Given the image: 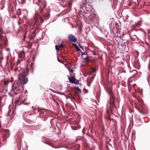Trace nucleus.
Wrapping results in <instances>:
<instances>
[{"instance_id":"1","label":"nucleus","mask_w":150,"mask_h":150,"mask_svg":"<svg viewBox=\"0 0 150 150\" xmlns=\"http://www.w3.org/2000/svg\"><path fill=\"white\" fill-rule=\"evenodd\" d=\"M29 71L28 69V65H26L25 68L22 70V72L18 75V81L14 83L13 88L11 93L12 94H17L21 89V88L23 84H26L28 81V78L26 76L29 74Z\"/></svg>"},{"instance_id":"2","label":"nucleus","mask_w":150,"mask_h":150,"mask_svg":"<svg viewBox=\"0 0 150 150\" xmlns=\"http://www.w3.org/2000/svg\"><path fill=\"white\" fill-rule=\"evenodd\" d=\"M138 105L139 107L135 106L136 108L142 115H145L148 112V109L146 106L144 104L143 100L139 98L138 99Z\"/></svg>"},{"instance_id":"3","label":"nucleus","mask_w":150,"mask_h":150,"mask_svg":"<svg viewBox=\"0 0 150 150\" xmlns=\"http://www.w3.org/2000/svg\"><path fill=\"white\" fill-rule=\"evenodd\" d=\"M34 3H36L40 7V12L42 13L43 9L46 7V3L45 1H41L40 0H33Z\"/></svg>"},{"instance_id":"4","label":"nucleus","mask_w":150,"mask_h":150,"mask_svg":"<svg viewBox=\"0 0 150 150\" xmlns=\"http://www.w3.org/2000/svg\"><path fill=\"white\" fill-rule=\"evenodd\" d=\"M2 135V137L6 139L8 138L10 134L9 130L6 129H0V135Z\"/></svg>"},{"instance_id":"5","label":"nucleus","mask_w":150,"mask_h":150,"mask_svg":"<svg viewBox=\"0 0 150 150\" xmlns=\"http://www.w3.org/2000/svg\"><path fill=\"white\" fill-rule=\"evenodd\" d=\"M109 94L110 95V100L109 102L110 109L111 110V107H113L115 103L114 96L110 90Z\"/></svg>"},{"instance_id":"6","label":"nucleus","mask_w":150,"mask_h":150,"mask_svg":"<svg viewBox=\"0 0 150 150\" xmlns=\"http://www.w3.org/2000/svg\"><path fill=\"white\" fill-rule=\"evenodd\" d=\"M39 18L42 22H43V17H42L39 13L36 12L35 15L34 19L35 21H37Z\"/></svg>"},{"instance_id":"7","label":"nucleus","mask_w":150,"mask_h":150,"mask_svg":"<svg viewBox=\"0 0 150 150\" xmlns=\"http://www.w3.org/2000/svg\"><path fill=\"white\" fill-rule=\"evenodd\" d=\"M1 43H3L4 46L6 47L8 46V40L6 38H0Z\"/></svg>"},{"instance_id":"8","label":"nucleus","mask_w":150,"mask_h":150,"mask_svg":"<svg viewBox=\"0 0 150 150\" xmlns=\"http://www.w3.org/2000/svg\"><path fill=\"white\" fill-rule=\"evenodd\" d=\"M115 39L118 44H121L122 43H125L122 38H115Z\"/></svg>"},{"instance_id":"9","label":"nucleus","mask_w":150,"mask_h":150,"mask_svg":"<svg viewBox=\"0 0 150 150\" xmlns=\"http://www.w3.org/2000/svg\"><path fill=\"white\" fill-rule=\"evenodd\" d=\"M68 79L69 82L72 83H75V81L76 80V78L74 76H72L71 77H68Z\"/></svg>"},{"instance_id":"10","label":"nucleus","mask_w":150,"mask_h":150,"mask_svg":"<svg viewBox=\"0 0 150 150\" xmlns=\"http://www.w3.org/2000/svg\"><path fill=\"white\" fill-rule=\"evenodd\" d=\"M52 100L54 101V102L57 105H59V104L58 103V102H57V101L56 100H59V101H60L58 99H57V98H56L54 96H52Z\"/></svg>"},{"instance_id":"11","label":"nucleus","mask_w":150,"mask_h":150,"mask_svg":"<svg viewBox=\"0 0 150 150\" xmlns=\"http://www.w3.org/2000/svg\"><path fill=\"white\" fill-rule=\"evenodd\" d=\"M25 56V52L23 51H21L19 54L20 57L23 58Z\"/></svg>"},{"instance_id":"12","label":"nucleus","mask_w":150,"mask_h":150,"mask_svg":"<svg viewBox=\"0 0 150 150\" xmlns=\"http://www.w3.org/2000/svg\"><path fill=\"white\" fill-rule=\"evenodd\" d=\"M74 150H79L80 148V145L78 144H75L74 145Z\"/></svg>"},{"instance_id":"13","label":"nucleus","mask_w":150,"mask_h":150,"mask_svg":"<svg viewBox=\"0 0 150 150\" xmlns=\"http://www.w3.org/2000/svg\"><path fill=\"white\" fill-rule=\"evenodd\" d=\"M9 81H4L1 82V84L3 83L4 84V85L6 86L9 83Z\"/></svg>"},{"instance_id":"14","label":"nucleus","mask_w":150,"mask_h":150,"mask_svg":"<svg viewBox=\"0 0 150 150\" xmlns=\"http://www.w3.org/2000/svg\"><path fill=\"white\" fill-rule=\"evenodd\" d=\"M27 42L28 44V45L27 46V48H30L32 46V42L29 41H28Z\"/></svg>"},{"instance_id":"15","label":"nucleus","mask_w":150,"mask_h":150,"mask_svg":"<svg viewBox=\"0 0 150 150\" xmlns=\"http://www.w3.org/2000/svg\"><path fill=\"white\" fill-rule=\"evenodd\" d=\"M70 41L75 42L77 41L76 38H69Z\"/></svg>"},{"instance_id":"16","label":"nucleus","mask_w":150,"mask_h":150,"mask_svg":"<svg viewBox=\"0 0 150 150\" xmlns=\"http://www.w3.org/2000/svg\"><path fill=\"white\" fill-rule=\"evenodd\" d=\"M45 111H46V110H40V115L41 116L42 114V116L44 115V112H45Z\"/></svg>"},{"instance_id":"17","label":"nucleus","mask_w":150,"mask_h":150,"mask_svg":"<svg viewBox=\"0 0 150 150\" xmlns=\"http://www.w3.org/2000/svg\"><path fill=\"white\" fill-rule=\"evenodd\" d=\"M89 57H87L84 58L85 61L86 62H89L90 59H89Z\"/></svg>"},{"instance_id":"18","label":"nucleus","mask_w":150,"mask_h":150,"mask_svg":"<svg viewBox=\"0 0 150 150\" xmlns=\"http://www.w3.org/2000/svg\"><path fill=\"white\" fill-rule=\"evenodd\" d=\"M68 69L70 72V74L71 73H73V70H72V69L71 67H69L68 68Z\"/></svg>"},{"instance_id":"19","label":"nucleus","mask_w":150,"mask_h":150,"mask_svg":"<svg viewBox=\"0 0 150 150\" xmlns=\"http://www.w3.org/2000/svg\"><path fill=\"white\" fill-rule=\"evenodd\" d=\"M75 88L77 89V90H78V91L80 93H81V90L79 88V87L78 86L75 87Z\"/></svg>"},{"instance_id":"20","label":"nucleus","mask_w":150,"mask_h":150,"mask_svg":"<svg viewBox=\"0 0 150 150\" xmlns=\"http://www.w3.org/2000/svg\"><path fill=\"white\" fill-rule=\"evenodd\" d=\"M21 62V61L19 60H18L17 62L16 65L18 66L19 64H20Z\"/></svg>"},{"instance_id":"21","label":"nucleus","mask_w":150,"mask_h":150,"mask_svg":"<svg viewBox=\"0 0 150 150\" xmlns=\"http://www.w3.org/2000/svg\"><path fill=\"white\" fill-rule=\"evenodd\" d=\"M69 96L67 95H65L66 97V98L67 99L68 98H71V95L70 94V93H69Z\"/></svg>"},{"instance_id":"22","label":"nucleus","mask_w":150,"mask_h":150,"mask_svg":"<svg viewBox=\"0 0 150 150\" xmlns=\"http://www.w3.org/2000/svg\"><path fill=\"white\" fill-rule=\"evenodd\" d=\"M107 117V119L108 120H111V117H110V115L109 114V113L108 114V116Z\"/></svg>"},{"instance_id":"23","label":"nucleus","mask_w":150,"mask_h":150,"mask_svg":"<svg viewBox=\"0 0 150 150\" xmlns=\"http://www.w3.org/2000/svg\"><path fill=\"white\" fill-rule=\"evenodd\" d=\"M55 49L57 50H59V46L57 45H55Z\"/></svg>"},{"instance_id":"24","label":"nucleus","mask_w":150,"mask_h":150,"mask_svg":"<svg viewBox=\"0 0 150 150\" xmlns=\"http://www.w3.org/2000/svg\"><path fill=\"white\" fill-rule=\"evenodd\" d=\"M91 70H92V72L93 73H94V72H96V71L95 68H92L91 69Z\"/></svg>"},{"instance_id":"25","label":"nucleus","mask_w":150,"mask_h":150,"mask_svg":"<svg viewBox=\"0 0 150 150\" xmlns=\"http://www.w3.org/2000/svg\"><path fill=\"white\" fill-rule=\"evenodd\" d=\"M18 69V67L17 66H16L15 68L14 69V71H17Z\"/></svg>"},{"instance_id":"26","label":"nucleus","mask_w":150,"mask_h":150,"mask_svg":"<svg viewBox=\"0 0 150 150\" xmlns=\"http://www.w3.org/2000/svg\"><path fill=\"white\" fill-rule=\"evenodd\" d=\"M50 17V16L49 14H48L47 16V17L46 18V16L45 15H43V17H44L45 19H47L49 17Z\"/></svg>"},{"instance_id":"27","label":"nucleus","mask_w":150,"mask_h":150,"mask_svg":"<svg viewBox=\"0 0 150 150\" xmlns=\"http://www.w3.org/2000/svg\"><path fill=\"white\" fill-rule=\"evenodd\" d=\"M75 48L76 49L77 51H79L80 50V49L79 48V47L77 46Z\"/></svg>"},{"instance_id":"28","label":"nucleus","mask_w":150,"mask_h":150,"mask_svg":"<svg viewBox=\"0 0 150 150\" xmlns=\"http://www.w3.org/2000/svg\"><path fill=\"white\" fill-rule=\"evenodd\" d=\"M37 127V128L38 129H40L41 128V126L40 125H38L36 126Z\"/></svg>"},{"instance_id":"29","label":"nucleus","mask_w":150,"mask_h":150,"mask_svg":"<svg viewBox=\"0 0 150 150\" xmlns=\"http://www.w3.org/2000/svg\"><path fill=\"white\" fill-rule=\"evenodd\" d=\"M132 72H134V74H137V73L138 72L136 70H133L132 71Z\"/></svg>"},{"instance_id":"30","label":"nucleus","mask_w":150,"mask_h":150,"mask_svg":"<svg viewBox=\"0 0 150 150\" xmlns=\"http://www.w3.org/2000/svg\"><path fill=\"white\" fill-rule=\"evenodd\" d=\"M40 40V39H37V40L36 41H35V42L33 41V43H35H35H37V42H38L39 41V40Z\"/></svg>"},{"instance_id":"31","label":"nucleus","mask_w":150,"mask_h":150,"mask_svg":"<svg viewBox=\"0 0 150 150\" xmlns=\"http://www.w3.org/2000/svg\"><path fill=\"white\" fill-rule=\"evenodd\" d=\"M15 115V111L14 110H13L12 111V116H13L14 115Z\"/></svg>"},{"instance_id":"32","label":"nucleus","mask_w":150,"mask_h":150,"mask_svg":"<svg viewBox=\"0 0 150 150\" xmlns=\"http://www.w3.org/2000/svg\"><path fill=\"white\" fill-rule=\"evenodd\" d=\"M68 38H75V37L72 35H69Z\"/></svg>"},{"instance_id":"33","label":"nucleus","mask_w":150,"mask_h":150,"mask_svg":"<svg viewBox=\"0 0 150 150\" xmlns=\"http://www.w3.org/2000/svg\"><path fill=\"white\" fill-rule=\"evenodd\" d=\"M22 22V21L21 20H19V21H18V24H21Z\"/></svg>"},{"instance_id":"34","label":"nucleus","mask_w":150,"mask_h":150,"mask_svg":"<svg viewBox=\"0 0 150 150\" xmlns=\"http://www.w3.org/2000/svg\"><path fill=\"white\" fill-rule=\"evenodd\" d=\"M72 45L74 46L75 48L77 47V45L74 43H72Z\"/></svg>"},{"instance_id":"35","label":"nucleus","mask_w":150,"mask_h":150,"mask_svg":"<svg viewBox=\"0 0 150 150\" xmlns=\"http://www.w3.org/2000/svg\"><path fill=\"white\" fill-rule=\"evenodd\" d=\"M59 48H62L64 46V45H63L61 44L59 45Z\"/></svg>"},{"instance_id":"36","label":"nucleus","mask_w":150,"mask_h":150,"mask_svg":"<svg viewBox=\"0 0 150 150\" xmlns=\"http://www.w3.org/2000/svg\"><path fill=\"white\" fill-rule=\"evenodd\" d=\"M6 50L7 51H10V49L9 48H7L6 49Z\"/></svg>"},{"instance_id":"37","label":"nucleus","mask_w":150,"mask_h":150,"mask_svg":"<svg viewBox=\"0 0 150 150\" xmlns=\"http://www.w3.org/2000/svg\"><path fill=\"white\" fill-rule=\"evenodd\" d=\"M3 97V96H0V102H1V100L2 99Z\"/></svg>"},{"instance_id":"38","label":"nucleus","mask_w":150,"mask_h":150,"mask_svg":"<svg viewBox=\"0 0 150 150\" xmlns=\"http://www.w3.org/2000/svg\"><path fill=\"white\" fill-rule=\"evenodd\" d=\"M85 54V53L84 52H82L81 54V55L82 56L83 55Z\"/></svg>"},{"instance_id":"39","label":"nucleus","mask_w":150,"mask_h":150,"mask_svg":"<svg viewBox=\"0 0 150 150\" xmlns=\"http://www.w3.org/2000/svg\"><path fill=\"white\" fill-rule=\"evenodd\" d=\"M58 61L60 63H61V61L59 59H58Z\"/></svg>"},{"instance_id":"40","label":"nucleus","mask_w":150,"mask_h":150,"mask_svg":"<svg viewBox=\"0 0 150 150\" xmlns=\"http://www.w3.org/2000/svg\"><path fill=\"white\" fill-rule=\"evenodd\" d=\"M79 46L81 48L82 47L80 44H79Z\"/></svg>"},{"instance_id":"41","label":"nucleus","mask_w":150,"mask_h":150,"mask_svg":"<svg viewBox=\"0 0 150 150\" xmlns=\"http://www.w3.org/2000/svg\"><path fill=\"white\" fill-rule=\"evenodd\" d=\"M71 98V101H72V100H74V99L73 98H71H71Z\"/></svg>"},{"instance_id":"42","label":"nucleus","mask_w":150,"mask_h":150,"mask_svg":"<svg viewBox=\"0 0 150 150\" xmlns=\"http://www.w3.org/2000/svg\"><path fill=\"white\" fill-rule=\"evenodd\" d=\"M25 38H23V41H25Z\"/></svg>"},{"instance_id":"43","label":"nucleus","mask_w":150,"mask_h":150,"mask_svg":"<svg viewBox=\"0 0 150 150\" xmlns=\"http://www.w3.org/2000/svg\"><path fill=\"white\" fill-rule=\"evenodd\" d=\"M71 3H69V6L70 7H71Z\"/></svg>"},{"instance_id":"44","label":"nucleus","mask_w":150,"mask_h":150,"mask_svg":"<svg viewBox=\"0 0 150 150\" xmlns=\"http://www.w3.org/2000/svg\"><path fill=\"white\" fill-rule=\"evenodd\" d=\"M1 83H0V88H1Z\"/></svg>"},{"instance_id":"45","label":"nucleus","mask_w":150,"mask_h":150,"mask_svg":"<svg viewBox=\"0 0 150 150\" xmlns=\"http://www.w3.org/2000/svg\"><path fill=\"white\" fill-rule=\"evenodd\" d=\"M109 142H108V141H107H107H106V142H107V144L108 143H109Z\"/></svg>"},{"instance_id":"46","label":"nucleus","mask_w":150,"mask_h":150,"mask_svg":"<svg viewBox=\"0 0 150 150\" xmlns=\"http://www.w3.org/2000/svg\"><path fill=\"white\" fill-rule=\"evenodd\" d=\"M38 112H40V110H39V109H38Z\"/></svg>"},{"instance_id":"47","label":"nucleus","mask_w":150,"mask_h":150,"mask_svg":"<svg viewBox=\"0 0 150 150\" xmlns=\"http://www.w3.org/2000/svg\"><path fill=\"white\" fill-rule=\"evenodd\" d=\"M81 48V49H82L83 50H84V49H83V47H82Z\"/></svg>"},{"instance_id":"48","label":"nucleus","mask_w":150,"mask_h":150,"mask_svg":"<svg viewBox=\"0 0 150 150\" xmlns=\"http://www.w3.org/2000/svg\"><path fill=\"white\" fill-rule=\"evenodd\" d=\"M108 140L109 141H110V140H111V139H108Z\"/></svg>"},{"instance_id":"49","label":"nucleus","mask_w":150,"mask_h":150,"mask_svg":"<svg viewBox=\"0 0 150 150\" xmlns=\"http://www.w3.org/2000/svg\"><path fill=\"white\" fill-rule=\"evenodd\" d=\"M88 85L89 86H90V84H88Z\"/></svg>"},{"instance_id":"50","label":"nucleus","mask_w":150,"mask_h":150,"mask_svg":"<svg viewBox=\"0 0 150 150\" xmlns=\"http://www.w3.org/2000/svg\"><path fill=\"white\" fill-rule=\"evenodd\" d=\"M140 93H142V92H141Z\"/></svg>"},{"instance_id":"51","label":"nucleus","mask_w":150,"mask_h":150,"mask_svg":"<svg viewBox=\"0 0 150 150\" xmlns=\"http://www.w3.org/2000/svg\"><path fill=\"white\" fill-rule=\"evenodd\" d=\"M72 101L73 102V103H74V101H73L72 100Z\"/></svg>"},{"instance_id":"52","label":"nucleus","mask_w":150,"mask_h":150,"mask_svg":"<svg viewBox=\"0 0 150 150\" xmlns=\"http://www.w3.org/2000/svg\"><path fill=\"white\" fill-rule=\"evenodd\" d=\"M72 101L73 102V103H74V101H73L72 100Z\"/></svg>"},{"instance_id":"53","label":"nucleus","mask_w":150,"mask_h":150,"mask_svg":"<svg viewBox=\"0 0 150 150\" xmlns=\"http://www.w3.org/2000/svg\"><path fill=\"white\" fill-rule=\"evenodd\" d=\"M149 40H150V38H149Z\"/></svg>"}]
</instances>
